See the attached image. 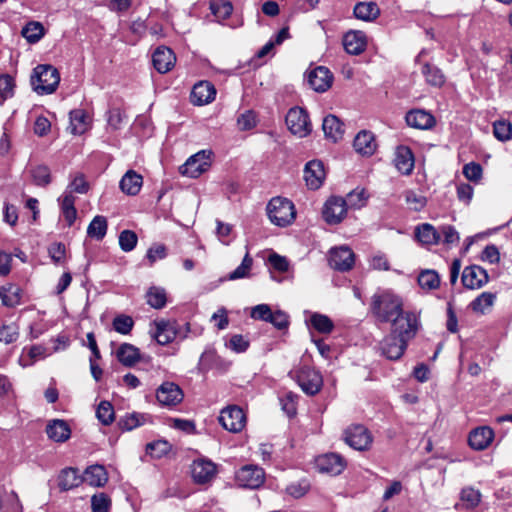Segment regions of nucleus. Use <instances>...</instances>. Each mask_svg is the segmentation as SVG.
Returning <instances> with one entry per match:
<instances>
[{
  "label": "nucleus",
  "instance_id": "obj_1",
  "mask_svg": "<svg viewBox=\"0 0 512 512\" xmlns=\"http://www.w3.org/2000/svg\"><path fill=\"white\" fill-rule=\"evenodd\" d=\"M370 311L377 321L388 323L403 312V299L391 289H378L371 297Z\"/></svg>",
  "mask_w": 512,
  "mask_h": 512
},
{
  "label": "nucleus",
  "instance_id": "obj_2",
  "mask_svg": "<svg viewBox=\"0 0 512 512\" xmlns=\"http://www.w3.org/2000/svg\"><path fill=\"white\" fill-rule=\"evenodd\" d=\"M60 82V74L52 65H38L34 68L31 76V84L34 91L39 95L53 93Z\"/></svg>",
  "mask_w": 512,
  "mask_h": 512
},
{
  "label": "nucleus",
  "instance_id": "obj_3",
  "mask_svg": "<svg viewBox=\"0 0 512 512\" xmlns=\"http://www.w3.org/2000/svg\"><path fill=\"white\" fill-rule=\"evenodd\" d=\"M267 215L272 224L278 227H287L296 218L295 205L287 198L274 197L267 205Z\"/></svg>",
  "mask_w": 512,
  "mask_h": 512
},
{
  "label": "nucleus",
  "instance_id": "obj_4",
  "mask_svg": "<svg viewBox=\"0 0 512 512\" xmlns=\"http://www.w3.org/2000/svg\"><path fill=\"white\" fill-rule=\"evenodd\" d=\"M289 375L297 382L302 391L309 396L318 394L323 386L321 373L307 365L291 370Z\"/></svg>",
  "mask_w": 512,
  "mask_h": 512
},
{
  "label": "nucleus",
  "instance_id": "obj_5",
  "mask_svg": "<svg viewBox=\"0 0 512 512\" xmlns=\"http://www.w3.org/2000/svg\"><path fill=\"white\" fill-rule=\"evenodd\" d=\"M390 322L392 323L390 333L407 342L415 337L419 328L418 316L411 311H403L400 316H396Z\"/></svg>",
  "mask_w": 512,
  "mask_h": 512
},
{
  "label": "nucleus",
  "instance_id": "obj_6",
  "mask_svg": "<svg viewBox=\"0 0 512 512\" xmlns=\"http://www.w3.org/2000/svg\"><path fill=\"white\" fill-rule=\"evenodd\" d=\"M286 125L289 131L300 138L306 137L312 131L308 113L301 107L291 108L286 115Z\"/></svg>",
  "mask_w": 512,
  "mask_h": 512
},
{
  "label": "nucleus",
  "instance_id": "obj_7",
  "mask_svg": "<svg viewBox=\"0 0 512 512\" xmlns=\"http://www.w3.org/2000/svg\"><path fill=\"white\" fill-rule=\"evenodd\" d=\"M212 152L210 150H201L190 156L180 167V173L190 178H198L206 172L211 166Z\"/></svg>",
  "mask_w": 512,
  "mask_h": 512
},
{
  "label": "nucleus",
  "instance_id": "obj_8",
  "mask_svg": "<svg viewBox=\"0 0 512 512\" xmlns=\"http://www.w3.org/2000/svg\"><path fill=\"white\" fill-rule=\"evenodd\" d=\"M265 480L264 470L253 464L242 466L235 473V482L241 488L257 489Z\"/></svg>",
  "mask_w": 512,
  "mask_h": 512
},
{
  "label": "nucleus",
  "instance_id": "obj_9",
  "mask_svg": "<svg viewBox=\"0 0 512 512\" xmlns=\"http://www.w3.org/2000/svg\"><path fill=\"white\" fill-rule=\"evenodd\" d=\"M219 422L227 431L238 433L246 426V415L239 406L229 405L221 410Z\"/></svg>",
  "mask_w": 512,
  "mask_h": 512
},
{
  "label": "nucleus",
  "instance_id": "obj_10",
  "mask_svg": "<svg viewBox=\"0 0 512 512\" xmlns=\"http://www.w3.org/2000/svg\"><path fill=\"white\" fill-rule=\"evenodd\" d=\"M184 394L179 385L174 382H163L156 390V399L163 407H175L183 400Z\"/></svg>",
  "mask_w": 512,
  "mask_h": 512
},
{
  "label": "nucleus",
  "instance_id": "obj_11",
  "mask_svg": "<svg viewBox=\"0 0 512 512\" xmlns=\"http://www.w3.org/2000/svg\"><path fill=\"white\" fill-rule=\"evenodd\" d=\"M343 457L335 452H326L315 458V468L320 473L339 475L345 468Z\"/></svg>",
  "mask_w": 512,
  "mask_h": 512
},
{
  "label": "nucleus",
  "instance_id": "obj_12",
  "mask_svg": "<svg viewBox=\"0 0 512 512\" xmlns=\"http://www.w3.org/2000/svg\"><path fill=\"white\" fill-rule=\"evenodd\" d=\"M355 263V255L348 246L335 247L329 253V265L338 271H348Z\"/></svg>",
  "mask_w": 512,
  "mask_h": 512
},
{
  "label": "nucleus",
  "instance_id": "obj_13",
  "mask_svg": "<svg viewBox=\"0 0 512 512\" xmlns=\"http://www.w3.org/2000/svg\"><path fill=\"white\" fill-rule=\"evenodd\" d=\"M217 474V466L211 460L200 458L193 462L191 467L192 479L197 484L210 483Z\"/></svg>",
  "mask_w": 512,
  "mask_h": 512
},
{
  "label": "nucleus",
  "instance_id": "obj_14",
  "mask_svg": "<svg viewBox=\"0 0 512 512\" xmlns=\"http://www.w3.org/2000/svg\"><path fill=\"white\" fill-rule=\"evenodd\" d=\"M344 441L350 448H368L372 436L365 426L352 425L344 431Z\"/></svg>",
  "mask_w": 512,
  "mask_h": 512
},
{
  "label": "nucleus",
  "instance_id": "obj_15",
  "mask_svg": "<svg viewBox=\"0 0 512 512\" xmlns=\"http://www.w3.org/2000/svg\"><path fill=\"white\" fill-rule=\"evenodd\" d=\"M462 284L467 289L475 290L482 288L489 281L487 271L479 265H470L462 272Z\"/></svg>",
  "mask_w": 512,
  "mask_h": 512
},
{
  "label": "nucleus",
  "instance_id": "obj_16",
  "mask_svg": "<svg viewBox=\"0 0 512 512\" xmlns=\"http://www.w3.org/2000/svg\"><path fill=\"white\" fill-rule=\"evenodd\" d=\"M346 201L342 197L332 196L330 197L324 206L323 217L329 224L340 223L347 213Z\"/></svg>",
  "mask_w": 512,
  "mask_h": 512
},
{
  "label": "nucleus",
  "instance_id": "obj_17",
  "mask_svg": "<svg viewBox=\"0 0 512 512\" xmlns=\"http://www.w3.org/2000/svg\"><path fill=\"white\" fill-rule=\"evenodd\" d=\"M307 81L314 91L322 93L331 87L333 74L328 68L318 66L308 72Z\"/></svg>",
  "mask_w": 512,
  "mask_h": 512
},
{
  "label": "nucleus",
  "instance_id": "obj_18",
  "mask_svg": "<svg viewBox=\"0 0 512 512\" xmlns=\"http://www.w3.org/2000/svg\"><path fill=\"white\" fill-rule=\"evenodd\" d=\"M407 345V341L390 333L380 342V350L387 359L398 360L404 354Z\"/></svg>",
  "mask_w": 512,
  "mask_h": 512
},
{
  "label": "nucleus",
  "instance_id": "obj_19",
  "mask_svg": "<svg viewBox=\"0 0 512 512\" xmlns=\"http://www.w3.org/2000/svg\"><path fill=\"white\" fill-rule=\"evenodd\" d=\"M324 165L321 161H309L304 168V180L306 185L312 189H319L325 179Z\"/></svg>",
  "mask_w": 512,
  "mask_h": 512
},
{
  "label": "nucleus",
  "instance_id": "obj_20",
  "mask_svg": "<svg viewBox=\"0 0 512 512\" xmlns=\"http://www.w3.org/2000/svg\"><path fill=\"white\" fill-rule=\"evenodd\" d=\"M152 62L155 69L159 73L164 74L174 67L176 57L170 48L166 46H160L154 51L152 55Z\"/></svg>",
  "mask_w": 512,
  "mask_h": 512
},
{
  "label": "nucleus",
  "instance_id": "obj_21",
  "mask_svg": "<svg viewBox=\"0 0 512 512\" xmlns=\"http://www.w3.org/2000/svg\"><path fill=\"white\" fill-rule=\"evenodd\" d=\"M216 97V89L209 81H200L193 86L191 92V102L195 105L202 106L209 104Z\"/></svg>",
  "mask_w": 512,
  "mask_h": 512
},
{
  "label": "nucleus",
  "instance_id": "obj_22",
  "mask_svg": "<svg viewBox=\"0 0 512 512\" xmlns=\"http://www.w3.org/2000/svg\"><path fill=\"white\" fill-rule=\"evenodd\" d=\"M406 123L413 128L427 130L435 125L434 116L421 109L411 110L406 114Z\"/></svg>",
  "mask_w": 512,
  "mask_h": 512
},
{
  "label": "nucleus",
  "instance_id": "obj_23",
  "mask_svg": "<svg viewBox=\"0 0 512 512\" xmlns=\"http://www.w3.org/2000/svg\"><path fill=\"white\" fill-rule=\"evenodd\" d=\"M494 440V431L488 426H480L469 434L470 448H488Z\"/></svg>",
  "mask_w": 512,
  "mask_h": 512
},
{
  "label": "nucleus",
  "instance_id": "obj_24",
  "mask_svg": "<svg viewBox=\"0 0 512 512\" xmlns=\"http://www.w3.org/2000/svg\"><path fill=\"white\" fill-rule=\"evenodd\" d=\"M394 164L403 175H409L414 168V156L407 146H398L395 151Z\"/></svg>",
  "mask_w": 512,
  "mask_h": 512
},
{
  "label": "nucleus",
  "instance_id": "obj_25",
  "mask_svg": "<svg viewBox=\"0 0 512 512\" xmlns=\"http://www.w3.org/2000/svg\"><path fill=\"white\" fill-rule=\"evenodd\" d=\"M143 185V177L134 170H128L120 180L119 186L123 193L137 195Z\"/></svg>",
  "mask_w": 512,
  "mask_h": 512
},
{
  "label": "nucleus",
  "instance_id": "obj_26",
  "mask_svg": "<svg viewBox=\"0 0 512 512\" xmlns=\"http://www.w3.org/2000/svg\"><path fill=\"white\" fill-rule=\"evenodd\" d=\"M354 149L363 156H371L377 147L374 135L369 131H360L354 139Z\"/></svg>",
  "mask_w": 512,
  "mask_h": 512
},
{
  "label": "nucleus",
  "instance_id": "obj_27",
  "mask_svg": "<svg viewBox=\"0 0 512 512\" xmlns=\"http://www.w3.org/2000/svg\"><path fill=\"white\" fill-rule=\"evenodd\" d=\"M365 35L360 31H350L344 35L343 45L347 53L359 55L366 48Z\"/></svg>",
  "mask_w": 512,
  "mask_h": 512
},
{
  "label": "nucleus",
  "instance_id": "obj_28",
  "mask_svg": "<svg viewBox=\"0 0 512 512\" xmlns=\"http://www.w3.org/2000/svg\"><path fill=\"white\" fill-rule=\"evenodd\" d=\"M46 433L50 439L61 443L69 439L71 429L66 421L54 419L48 423Z\"/></svg>",
  "mask_w": 512,
  "mask_h": 512
},
{
  "label": "nucleus",
  "instance_id": "obj_29",
  "mask_svg": "<svg viewBox=\"0 0 512 512\" xmlns=\"http://www.w3.org/2000/svg\"><path fill=\"white\" fill-rule=\"evenodd\" d=\"M322 129L325 137L337 142L343 137L344 124L334 115H328L323 119Z\"/></svg>",
  "mask_w": 512,
  "mask_h": 512
},
{
  "label": "nucleus",
  "instance_id": "obj_30",
  "mask_svg": "<svg viewBox=\"0 0 512 512\" xmlns=\"http://www.w3.org/2000/svg\"><path fill=\"white\" fill-rule=\"evenodd\" d=\"M156 331L153 335L155 340L160 345L171 343L177 334L175 323L169 321H159L155 323Z\"/></svg>",
  "mask_w": 512,
  "mask_h": 512
},
{
  "label": "nucleus",
  "instance_id": "obj_31",
  "mask_svg": "<svg viewBox=\"0 0 512 512\" xmlns=\"http://www.w3.org/2000/svg\"><path fill=\"white\" fill-rule=\"evenodd\" d=\"M83 480L91 486L101 487L108 481V474L102 465H91L84 473Z\"/></svg>",
  "mask_w": 512,
  "mask_h": 512
},
{
  "label": "nucleus",
  "instance_id": "obj_32",
  "mask_svg": "<svg viewBox=\"0 0 512 512\" xmlns=\"http://www.w3.org/2000/svg\"><path fill=\"white\" fill-rule=\"evenodd\" d=\"M21 288L18 285L8 283L0 288V299L6 307L13 308L21 302Z\"/></svg>",
  "mask_w": 512,
  "mask_h": 512
},
{
  "label": "nucleus",
  "instance_id": "obj_33",
  "mask_svg": "<svg viewBox=\"0 0 512 512\" xmlns=\"http://www.w3.org/2000/svg\"><path fill=\"white\" fill-rule=\"evenodd\" d=\"M421 73L428 85L433 87H441L445 83V75L437 66L425 62L421 66Z\"/></svg>",
  "mask_w": 512,
  "mask_h": 512
},
{
  "label": "nucleus",
  "instance_id": "obj_34",
  "mask_svg": "<svg viewBox=\"0 0 512 512\" xmlns=\"http://www.w3.org/2000/svg\"><path fill=\"white\" fill-rule=\"evenodd\" d=\"M116 357L124 366L131 367L140 359L139 349L129 343H124L116 351Z\"/></svg>",
  "mask_w": 512,
  "mask_h": 512
},
{
  "label": "nucleus",
  "instance_id": "obj_35",
  "mask_svg": "<svg viewBox=\"0 0 512 512\" xmlns=\"http://www.w3.org/2000/svg\"><path fill=\"white\" fill-rule=\"evenodd\" d=\"M354 15L357 19L371 22L380 15V9L375 2H359L354 7Z\"/></svg>",
  "mask_w": 512,
  "mask_h": 512
},
{
  "label": "nucleus",
  "instance_id": "obj_36",
  "mask_svg": "<svg viewBox=\"0 0 512 512\" xmlns=\"http://www.w3.org/2000/svg\"><path fill=\"white\" fill-rule=\"evenodd\" d=\"M419 242L425 245H434L441 242V236L431 224L424 223L419 225L415 231Z\"/></svg>",
  "mask_w": 512,
  "mask_h": 512
},
{
  "label": "nucleus",
  "instance_id": "obj_37",
  "mask_svg": "<svg viewBox=\"0 0 512 512\" xmlns=\"http://www.w3.org/2000/svg\"><path fill=\"white\" fill-rule=\"evenodd\" d=\"M81 482L82 479L78 475L77 469L71 467L63 469L58 477V486L62 491L71 490L79 486Z\"/></svg>",
  "mask_w": 512,
  "mask_h": 512
},
{
  "label": "nucleus",
  "instance_id": "obj_38",
  "mask_svg": "<svg viewBox=\"0 0 512 512\" xmlns=\"http://www.w3.org/2000/svg\"><path fill=\"white\" fill-rule=\"evenodd\" d=\"M460 501L461 503L455 504V509H473L480 503L481 493L472 487L463 488L460 494Z\"/></svg>",
  "mask_w": 512,
  "mask_h": 512
},
{
  "label": "nucleus",
  "instance_id": "obj_39",
  "mask_svg": "<svg viewBox=\"0 0 512 512\" xmlns=\"http://www.w3.org/2000/svg\"><path fill=\"white\" fill-rule=\"evenodd\" d=\"M70 127L73 134L81 135L89 127V116L82 109L70 112Z\"/></svg>",
  "mask_w": 512,
  "mask_h": 512
},
{
  "label": "nucleus",
  "instance_id": "obj_40",
  "mask_svg": "<svg viewBox=\"0 0 512 512\" xmlns=\"http://www.w3.org/2000/svg\"><path fill=\"white\" fill-rule=\"evenodd\" d=\"M108 223L104 216H95L87 228V235L98 241L102 240L107 233Z\"/></svg>",
  "mask_w": 512,
  "mask_h": 512
},
{
  "label": "nucleus",
  "instance_id": "obj_41",
  "mask_svg": "<svg viewBox=\"0 0 512 512\" xmlns=\"http://www.w3.org/2000/svg\"><path fill=\"white\" fill-rule=\"evenodd\" d=\"M496 300V294L492 292H482L471 303V309L476 313L484 314L491 308Z\"/></svg>",
  "mask_w": 512,
  "mask_h": 512
},
{
  "label": "nucleus",
  "instance_id": "obj_42",
  "mask_svg": "<svg viewBox=\"0 0 512 512\" xmlns=\"http://www.w3.org/2000/svg\"><path fill=\"white\" fill-rule=\"evenodd\" d=\"M210 10L217 21H223L230 17L233 11V5L228 0H211Z\"/></svg>",
  "mask_w": 512,
  "mask_h": 512
},
{
  "label": "nucleus",
  "instance_id": "obj_43",
  "mask_svg": "<svg viewBox=\"0 0 512 512\" xmlns=\"http://www.w3.org/2000/svg\"><path fill=\"white\" fill-rule=\"evenodd\" d=\"M368 197L365 189L356 188L349 192L344 200L348 209H360L366 205Z\"/></svg>",
  "mask_w": 512,
  "mask_h": 512
},
{
  "label": "nucleus",
  "instance_id": "obj_44",
  "mask_svg": "<svg viewBox=\"0 0 512 512\" xmlns=\"http://www.w3.org/2000/svg\"><path fill=\"white\" fill-rule=\"evenodd\" d=\"M419 286L427 291L437 289L440 285V278L434 270H424L418 276Z\"/></svg>",
  "mask_w": 512,
  "mask_h": 512
},
{
  "label": "nucleus",
  "instance_id": "obj_45",
  "mask_svg": "<svg viewBox=\"0 0 512 512\" xmlns=\"http://www.w3.org/2000/svg\"><path fill=\"white\" fill-rule=\"evenodd\" d=\"M146 300L151 307L161 309L166 305V292L163 288L151 287L146 293Z\"/></svg>",
  "mask_w": 512,
  "mask_h": 512
},
{
  "label": "nucleus",
  "instance_id": "obj_46",
  "mask_svg": "<svg viewBox=\"0 0 512 512\" xmlns=\"http://www.w3.org/2000/svg\"><path fill=\"white\" fill-rule=\"evenodd\" d=\"M310 323L312 327L320 333H330L334 328L332 320L328 316L320 313H313L310 318Z\"/></svg>",
  "mask_w": 512,
  "mask_h": 512
},
{
  "label": "nucleus",
  "instance_id": "obj_47",
  "mask_svg": "<svg viewBox=\"0 0 512 512\" xmlns=\"http://www.w3.org/2000/svg\"><path fill=\"white\" fill-rule=\"evenodd\" d=\"M15 81L8 74L0 75V105L14 95Z\"/></svg>",
  "mask_w": 512,
  "mask_h": 512
},
{
  "label": "nucleus",
  "instance_id": "obj_48",
  "mask_svg": "<svg viewBox=\"0 0 512 512\" xmlns=\"http://www.w3.org/2000/svg\"><path fill=\"white\" fill-rule=\"evenodd\" d=\"M252 264L253 259L250 257L248 253H246L241 264L228 275L227 279L237 280L249 277Z\"/></svg>",
  "mask_w": 512,
  "mask_h": 512
},
{
  "label": "nucleus",
  "instance_id": "obj_49",
  "mask_svg": "<svg viewBox=\"0 0 512 512\" xmlns=\"http://www.w3.org/2000/svg\"><path fill=\"white\" fill-rule=\"evenodd\" d=\"M35 185L46 186L51 182L50 170L45 165H38L30 170Z\"/></svg>",
  "mask_w": 512,
  "mask_h": 512
},
{
  "label": "nucleus",
  "instance_id": "obj_50",
  "mask_svg": "<svg viewBox=\"0 0 512 512\" xmlns=\"http://www.w3.org/2000/svg\"><path fill=\"white\" fill-rule=\"evenodd\" d=\"M111 504V498L104 492L96 493L91 497L93 512H109Z\"/></svg>",
  "mask_w": 512,
  "mask_h": 512
},
{
  "label": "nucleus",
  "instance_id": "obj_51",
  "mask_svg": "<svg viewBox=\"0 0 512 512\" xmlns=\"http://www.w3.org/2000/svg\"><path fill=\"white\" fill-rule=\"evenodd\" d=\"M494 136L500 141H508L512 138V124L506 120H499L493 124Z\"/></svg>",
  "mask_w": 512,
  "mask_h": 512
},
{
  "label": "nucleus",
  "instance_id": "obj_52",
  "mask_svg": "<svg viewBox=\"0 0 512 512\" xmlns=\"http://www.w3.org/2000/svg\"><path fill=\"white\" fill-rule=\"evenodd\" d=\"M22 35L28 42L35 43L44 35L43 26L38 22H30L23 28Z\"/></svg>",
  "mask_w": 512,
  "mask_h": 512
},
{
  "label": "nucleus",
  "instance_id": "obj_53",
  "mask_svg": "<svg viewBox=\"0 0 512 512\" xmlns=\"http://www.w3.org/2000/svg\"><path fill=\"white\" fill-rule=\"evenodd\" d=\"M112 324H113V328L116 332H118L122 335H127L131 332V330L134 326V321L131 316L121 314V315L116 316L113 319Z\"/></svg>",
  "mask_w": 512,
  "mask_h": 512
},
{
  "label": "nucleus",
  "instance_id": "obj_54",
  "mask_svg": "<svg viewBox=\"0 0 512 512\" xmlns=\"http://www.w3.org/2000/svg\"><path fill=\"white\" fill-rule=\"evenodd\" d=\"M96 415L98 420L104 424L109 425L114 420V409L110 402L108 401H102L98 405Z\"/></svg>",
  "mask_w": 512,
  "mask_h": 512
},
{
  "label": "nucleus",
  "instance_id": "obj_55",
  "mask_svg": "<svg viewBox=\"0 0 512 512\" xmlns=\"http://www.w3.org/2000/svg\"><path fill=\"white\" fill-rule=\"evenodd\" d=\"M138 242V237L134 231L123 230L119 235V246L124 252L132 251Z\"/></svg>",
  "mask_w": 512,
  "mask_h": 512
},
{
  "label": "nucleus",
  "instance_id": "obj_56",
  "mask_svg": "<svg viewBox=\"0 0 512 512\" xmlns=\"http://www.w3.org/2000/svg\"><path fill=\"white\" fill-rule=\"evenodd\" d=\"M298 398L297 394L288 392L280 399L282 409L289 417L296 415Z\"/></svg>",
  "mask_w": 512,
  "mask_h": 512
},
{
  "label": "nucleus",
  "instance_id": "obj_57",
  "mask_svg": "<svg viewBox=\"0 0 512 512\" xmlns=\"http://www.w3.org/2000/svg\"><path fill=\"white\" fill-rule=\"evenodd\" d=\"M405 201L409 205V208L414 211L422 210L427 202L423 195L417 194L412 190L405 192Z\"/></svg>",
  "mask_w": 512,
  "mask_h": 512
},
{
  "label": "nucleus",
  "instance_id": "obj_58",
  "mask_svg": "<svg viewBox=\"0 0 512 512\" xmlns=\"http://www.w3.org/2000/svg\"><path fill=\"white\" fill-rule=\"evenodd\" d=\"M125 121V115L124 112L119 108H112L107 113V122L108 125L113 130L120 129Z\"/></svg>",
  "mask_w": 512,
  "mask_h": 512
},
{
  "label": "nucleus",
  "instance_id": "obj_59",
  "mask_svg": "<svg viewBox=\"0 0 512 512\" xmlns=\"http://www.w3.org/2000/svg\"><path fill=\"white\" fill-rule=\"evenodd\" d=\"M19 337L18 327L14 324L3 325L0 328V342L5 344H11L15 342Z\"/></svg>",
  "mask_w": 512,
  "mask_h": 512
},
{
  "label": "nucleus",
  "instance_id": "obj_60",
  "mask_svg": "<svg viewBox=\"0 0 512 512\" xmlns=\"http://www.w3.org/2000/svg\"><path fill=\"white\" fill-rule=\"evenodd\" d=\"M216 235L221 243L224 245H229L232 241V225L228 223H224L220 220L216 221Z\"/></svg>",
  "mask_w": 512,
  "mask_h": 512
},
{
  "label": "nucleus",
  "instance_id": "obj_61",
  "mask_svg": "<svg viewBox=\"0 0 512 512\" xmlns=\"http://www.w3.org/2000/svg\"><path fill=\"white\" fill-rule=\"evenodd\" d=\"M463 175L473 182H478L482 178V167L476 162H470L463 167Z\"/></svg>",
  "mask_w": 512,
  "mask_h": 512
},
{
  "label": "nucleus",
  "instance_id": "obj_62",
  "mask_svg": "<svg viewBox=\"0 0 512 512\" xmlns=\"http://www.w3.org/2000/svg\"><path fill=\"white\" fill-rule=\"evenodd\" d=\"M441 242L444 244H456L459 241V234L451 225H444L439 230Z\"/></svg>",
  "mask_w": 512,
  "mask_h": 512
},
{
  "label": "nucleus",
  "instance_id": "obj_63",
  "mask_svg": "<svg viewBox=\"0 0 512 512\" xmlns=\"http://www.w3.org/2000/svg\"><path fill=\"white\" fill-rule=\"evenodd\" d=\"M88 189H89L88 182L85 180V178L82 174H79L74 177V179L71 181V183L69 184L66 191L71 192V194L73 192H76L79 194H84L88 191Z\"/></svg>",
  "mask_w": 512,
  "mask_h": 512
},
{
  "label": "nucleus",
  "instance_id": "obj_64",
  "mask_svg": "<svg viewBox=\"0 0 512 512\" xmlns=\"http://www.w3.org/2000/svg\"><path fill=\"white\" fill-rule=\"evenodd\" d=\"M237 125L240 130H250L256 125V116L253 111L242 113L237 119Z\"/></svg>",
  "mask_w": 512,
  "mask_h": 512
}]
</instances>
